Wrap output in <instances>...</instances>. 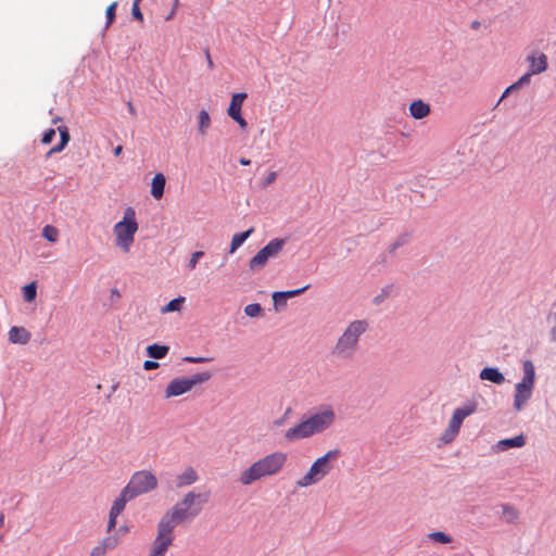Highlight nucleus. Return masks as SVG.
Wrapping results in <instances>:
<instances>
[{
	"mask_svg": "<svg viewBox=\"0 0 556 556\" xmlns=\"http://www.w3.org/2000/svg\"><path fill=\"white\" fill-rule=\"evenodd\" d=\"M129 531L127 526H122L117 529L116 534L121 538L124 536Z\"/></svg>",
	"mask_w": 556,
	"mask_h": 556,
	"instance_id": "nucleus-49",
	"label": "nucleus"
},
{
	"mask_svg": "<svg viewBox=\"0 0 556 556\" xmlns=\"http://www.w3.org/2000/svg\"><path fill=\"white\" fill-rule=\"evenodd\" d=\"M169 351L167 345L151 344L147 348V353L151 358L161 359L164 358Z\"/></svg>",
	"mask_w": 556,
	"mask_h": 556,
	"instance_id": "nucleus-25",
	"label": "nucleus"
},
{
	"mask_svg": "<svg viewBox=\"0 0 556 556\" xmlns=\"http://www.w3.org/2000/svg\"><path fill=\"white\" fill-rule=\"evenodd\" d=\"M131 14L134 16V18L142 22L143 21V15L140 11V8H139V0H135L134 3H132V8H131Z\"/></svg>",
	"mask_w": 556,
	"mask_h": 556,
	"instance_id": "nucleus-36",
	"label": "nucleus"
},
{
	"mask_svg": "<svg viewBox=\"0 0 556 556\" xmlns=\"http://www.w3.org/2000/svg\"><path fill=\"white\" fill-rule=\"evenodd\" d=\"M514 90L510 89V86H508L505 91L503 92L502 97L500 98V100L497 101L495 108H497L500 105V103L508 96L513 92Z\"/></svg>",
	"mask_w": 556,
	"mask_h": 556,
	"instance_id": "nucleus-48",
	"label": "nucleus"
},
{
	"mask_svg": "<svg viewBox=\"0 0 556 556\" xmlns=\"http://www.w3.org/2000/svg\"><path fill=\"white\" fill-rule=\"evenodd\" d=\"M119 543V536L116 534V535H112V536H106V549L108 548H114L115 546H117Z\"/></svg>",
	"mask_w": 556,
	"mask_h": 556,
	"instance_id": "nucleus-39",
	"label": "nucleus"
},
{
	"mask_svg": "<svg viewBox=\"0 0 556 556\" xmlns=\"http://www.w3.org/2000/svg\"><path fill=\"white\" fill-rule=\"evenodd\" d=\"M55 136V130L54 129H48L47 131H45L43 136H42V139H41V142L43 144H49L52 142L53 138Z\"/></svg>",
	"mask_w": 556,
	"mask_h": 556,
	"instance_id": "nucleus-37",
	"label": "nucleus"
},
{
	"mask_svg": "<svg viewBox=\"0 0 556 556\" xmlns=\"http://www.w3.org/2000/svg\"><path fill=\"white\" fill-rule=\"evenodd\" d=\"M235 122L238 123V125L240 126V128L244 129L247 128V121L242 117L241 113L236 115V116H232L231 117Z\"/></svg>",
	"mask_w": 556,
	"mask_h": 556,
	"instance_id": "nucleus-45",
	"label": "nucleus"
},
{
	"mask_svg": "<svg viewBox=\"0 0 556 556\" xmlns=\"http://www.w3.org/2000/svg\"><path fill=\"white\" fill-rule=\"evenodd\" d=\"M199 480V475L192 467H187L180 475L176 477V486L184 488L191 485Z\"/></svg>",
	"mask_w": 556,
	"mask_h": 556,
	"instance_id": "nucleus-16",
	"label": "nucleus"
},
{
	"mask_svg": "<svg viewBox=\"0 0 556 556\" xmlns=\"http://www.w3.org/2000/svg\"><path fill=\"white\" fill-rule=\"evenodd\" d=\"M341 452L338 448L328 451L318 457L309 467L308 471L296 481V486L306 488L319 482L333 469V462L338 459Z\"/></svg>",
	"mask_w": 556,
	"mask_h": 556,
	"instance_id": "nucleus-5",
	"label": "nucleus"
},
{
	"mask_svg": "<svg viewBox=\"0 0 556 556\" xmlns=\"http://www.w3.org/2000/svg\"><path fill=\"white\" fill-rule=\"evenodd\" d=\"M204 255V252L202 251H197L194 253L191 254V257L189 260V263H188V267L189 269H194L197 264H198V261Z\"/></svg>",
	"mask_w": 556,
	"mask_h": 556,
	"instance_id": "nucleus-35",
	"label": "nucleus"
},
{
	"mask_svg": "<svg viewBox=\"0 0 556 556\" xmlns=\"http://www.w3.org/2000/svg\"><path fill=\"white\" fill-rule=\"evenodd\" d=\"M37 295V287L35 282H30L23 287V298L26 302H33Z\"/></svg>",
	"mask_w": 556,
	"mask_h": 556,
	"instance_id": "nucleus-31",
	"label": "nucleus"
},
{
	"mask_svg": "<svg viewBox=\"0 0 556 556\" xmlns=\"http://www.w3.org/2000/svg\"><path fill=\"white\" fill-rule=\"evenodd\" d=\"M210 359L211 358H208V357H192V356H186L182 358L184 362L194 363V364L208 362Z\"/></svg>",
	"mask_w": 556,
	"mask_h": 556,
	"instance_id": "nucleus-40",
	"label": "nucleus"
},
{
	"mask_svg": "<svg viewBox=\"0 0 556 556\" xmlns=\"http://www.w3.org/2000/svg\"><path fill=\"white\" fill-rule=\"evenodd\" d=\"M8 337L11 343L24 345L30 341L31 334L24 327L13 326L10 328Z\"/></svg>",
	"mask_w": 556,
	"mask_h": 556,
	"instance_id": "nucleus-14",
	"label": "nucleus"
},
{
	"mask_svg": "<svg viewBox=\"0 0 556 556\" xmlns=\"http://www.w3.org/2000/svg\"><path fill=\"white\" fill-rule=\"evenodd\" d=\"M173 530L168 523L160 520L157 525V535L152 543L151 552L148 556H165L168 547L173 544Z\"/></svg>",
	"mask_w": 556,
	"mask_h": 556,
	"instance_id": "nucleus-11",
	"label": "nucleus"
},
{
	"mask_svg": "<svg viewBox=\"0 0 556 556\" xmlns=\"http://www.w3.org/2000/svg\"><path fill=\"white\" fill-rule=\"evenodd\" d=\"M205 56H206V61H207V66L212 70L214 67V63H213V60L211 58L208 50L205 51Z\"/></svg>",
	"mask_w": 556,
	"mask_h": 556,
	"instance_id": "nucleus-51",
	"label": "nucleus"
},
{
	"mask_svg": "<svg viewBox=\"0 0 556 556\" xmlns=\"http://www.w3.org/2000/svg\"><path fill=\"white\" fill-rule=\"evenodd\" d=\"M368 329L369 323L366 319H354L348 323L330 348V356L337 362H352L356 357L361 349V340Z\"/></svg>",
	"mask_w": 556,
	"mask_h": 556,
	"instance_id": "nucleus-2",
	"label": "nucleus"
},
{
	"mask_svg": "<svg viewBox=\"0 0 556 556\" xmlns=\"http://www.w3.org/2000/svg\"><path fill=\"white\" fill-rule=\"evenodd\" d=\"M58 130L60 132V143L49 150V152L47 153V157L51 156L54 153L61 152L70 141V134L67 127H59Z\"/></svg>",
	"mask_w": 556,
	"mask_h": 556,
	"instance_id": "nucleus-22",
	"label": "nucleus"
},
{
	"mask_svg": "<svg viewBox=\"0 0 556 556\" xmlns=\"http://www.w3.org/2000/svg\"><path fill=\"white\" fill-rule=\"evenodd\" d=\"M175 12H176V10H175V8H173V9H172V11H169V14L166 16V18H165V20H166V21L172 20V18H173V16H174V14H175Z\"/></svg>",
	"mask_w": 556,
	"mask_h": 556,
	"instance_id": "nucleus-58",
	"label": "nucleus"
},
{
	"mask_svg": "<svg viewBox=\"0 0 556 556\" xmlns=\"http://www.w3.org/2000/svg\"><path fill=\"white\" fill-rule=\"evenodd\" d=\"M4 525V515L3 513L0 511V529L3 527Z\"/></svg>",
	"mask_w": 556,
	"mask_h": 556,
	"instance_id": "nucleus-59",
	"label": "nucleus"
},
{
	"mask_svg": "<svg viewBox=\"0 0 556 556\" xmlns=\"http://www.w3.org/2000/svg\"><path fill=\"white\" fill-rule=\"evenodd\" d=\"M481 380H488L496 384H502L505 381L504 375L495 367H485L479 375Z\"/></svg>",
	"mask_w": 556,
	"mask_h": 556,
	"instance_id": "nucleus-18",
	"label": "nucleus"
},
{
	"mask_svg": "<svg viewBox=\"0 0 556 556\" xmlns=\"http://www.w3.org/2000/svg\"><path fill=\"white\" fill-rule=\"evenodd\" d=\"M177 7H178V0H175V3H174V7H173V8H175V10H176V9H177Z\"/></svg>",
	"mask_w": 556,
	"mask_h": 556,
	"instance_id": "nucleus-61",
	"label": "nucleus"
},
{
	"mask_svg": "<svg viewBox=\"0 0 556 556\" xmlns=\"http://www.w3.org/2000/svg\"><path fill=\"white\" fill-rule=\"evenodd\" d=\"M409 114L415 119L425 118L430 114V105L422 100H415L409 104Z\"/></svg>",
	"mask_w": 556,
	"mask_h": 556,
	"instance_id": "nucleus-17",
	"label": "nucleus"
},
{
	"mask_svg": "<svg viewBox=\"0 0 556 556\" xmlns=\"http://www.w3.org/2000/svg\"><path fill=\"white\" fill-rule=\"evenodd\" d=\"M285 244L286 240L281 238L270 240L249 261V268L253 271L263 268L269 258H275L279 255Z\"/></svg>",
	"mask_w": 556,
	"mask_h": 556,
	"instance_id": "nucleus-9",
	"label": "nucleus"
},
{
	"mask_svg": "<svg viewBox=\"0 0 556 556\" xmlns=\"http://www.w3.org/2000/svg\"><path fill=\"white\" fill-rule=\"evenodd\" d=\"M274 305H275V309H279L281 307H285L287 305V300L280 299V304H275L274 303Z\"/></svg>",
	"mask_w": 556,
	"mask_h": 556,
	"instance_id": "nucleus-53",
	"label": "nucleus"
},
{
	"mask_svg": "<svg viewBox=\"0 0 556 556\" xmlns=\"http://www.w3.org/2000/svg\"><path fill=\"white\" fill-rule=\"evenodd\" d=\"M138 230L136 213L132 207H127L124 212V218L114 226L115 244L124 252L128 253L134 243L135 233Z\"/></svg>",
	"mask_w": 556,
	"mask_h": 556,
	"instance_id": "nucleus-6",
	"label": "nucleus"
},
{
	"mask_svg": "<svg viewBox=\"0 0 556 556\" xmlns=\"http://www.w3.org/2000/svg\"><path fill=\"white\" fill-rule=\"evenodd\" d=\"M121 298V293L117 289L113 288L111 290V301L114 302L115 300Z\"/></svg>",
	"mask_w": 556,
	"mask_h": 556,
	"instance_id": "nucleus-50",
	"label": "nucleus"
},
{
	"mask_svg": "<svg viewBox=\"0 0 556 556\" xmlns=\"http://www.w3.org/2000/svg\"><path fill=\"white\" fill-rule=\"evenodd\" d=\"M504 513H508V516H511L513 518L517 517V511L514 507L505 505L503 506Z\"/></svg>",
	"mask_w": 556,
	"mask_h": 556,
	"instance_id": "nucleus-46",
	"label": "nucleus"
},
{
	"mask_svg": "<svg viewBox=\"0 0 556 556\" xmlns=\"http://www.w3.org/2000/svg\"><path fill=\"white\" fill-rule=\"evenodd\" d=\"M532 74L530 72L523 74L518 80L517 85L526 86L530 84Z\"/></svg>",
	"mask_w": 556,
	"mask_h": 556,
	"instance_id": "nucleus-41",
	"label": "nucleus"
},
{
	"mask_svg": "<svg viewBox=\"0 0 556 556\" xmlns=\"http://www.w3.org/2000/svg\"><path fill=\"white\" fill-rule=\"evenodd\" d=\"M157 486L156 477L148 470H141L135 472L128 484L125 486L132 494L134 497H137L141 494L148 493L154 490Z\"/></svg>",
	"mask_w": 556,
	"mask_h": 556,
	"instance_id": "nucleus-10",
	"label": "nucleus"
},
{
	"mask_svg": "<svg viewBox=\"0 0 556 556\" xmlns=\"http://www.w3.org/2000/svg\"><path fill=\"white\" fill-rule=\"evenodd\" d=\"M212 375L208 371L198 372L189 378H187L188 383H190V388L204 383L211 379Z\"/></svg>",
	"mask_w": 556,
	"mask_h": 556,
	"instance_id": "nucleus-27",
	"label": "nucleus"
},
{
	"mask_svg": "<svg viewBox=\"0 0 556 556\" xmlns=\"http://www.w3.org/2000/svg\"><path fill=\"white\" fill-rule=\"evenodd\" d=\"M166 179L162 173H157L154 175L151 184V195L159 200L164 194Z\"/></svg>",
	"mask_w": 556,
	"mask_h": 556,
	"instance_id": "nucleus-20",
	"label": "nucleus"
},
{
	"mask_svg": "<svg viewBox=\"0 0 556 556\" xmlns=\"http://www.w3.org/2000/svg\"><path fill=\"white\" fill-rule=\"evenodd\" d=\"M526 444V438L522 434L516 435L510 439H503L495 445L496 451H506L514 447H522Z\"/></svg>",
	"mask_w": 556,
	"mask_h": 556,
	"instance_id": "nucleus-19",
	"label": "nucleus"
},
{
	"mask_svg": "<svg viewBox=\"0 0 556 556\" xmlns=\"http://www.w3.org/2000/svg\"><path fill=\"white\" fill-rule=\"evenodd\" d=\"M115 8H116V2L110 4L108 8H106V28L113 23L114 21V17H115Z\"/></svg>",
	"mask_w": 556,
	"mask_h": 556,
	"instance_id": "nucleus-34",
	"label": "nucleus"
},
{
	"mask_svg": "<svg viewBox=\"0 0 556 556\" xmlns=\"http://www.w3.org/2000/svg\"><path fill=\"white\" fill-rule=\"evenodd\" d=\"M478 404L476 401H468L463 406L457 407L452 415L447 428L441 434V441L444 444L451 443L459 433L464 419L477 412Z\"/></svg>",
	"mask_w": 556,
	"mask_h": 556,
	"instance_id": "nucleus-8",
	"label": "nucleus"
},
{
	"mask_svg": "<svg viewBox=\"0 0 556 556\" xmlns=\"http://www.w3.org/2000/svg\"><path fill=\"white\" fill-rule=\"evenodd\" d=\"M391 288H392V287H391V286H389V287H387V288L382 289V293H381L380 295H377V296L375 298L374 302H375L376 304L381 303V302H382V300H383V298H384V296H388V294H389V290H390Z\"/></svg>",
	"mask_w": 556,
	"mask_h": 556,
	"instance_id": "nucleus-44",
	"label": "nucleus"
},
{
	"mask_svg": "<svg viewBox=\"0 0 556 556\" xmlns=\"http://www.w3.org/2000/svg\"><path fill=\"white\" fill-rule=\"evenodd\" d=\"M410 240V236L408 233H402L400 235L395 241L389 247V252L390 253H393L396 251V249H399L400 247H403L405 244H407Z\"/></svg>",
	"mask_w": 556,
	"mask_h": 556,
	"instance_id": "nucleus-32",
	"label": "nucleus"
},
{
	"mask_svg": "<svg viewBox=\"0 0 556 556\" xmlns=\"http://www.w3.org/2000/svg\"><path fill=\"white\" fill-rule=\"evenodd\" d=\"M198 130L204 136L207 132V129L211 127V117L210 114L205 110H201L198 116Z\"/></svg>",
	"mask_w": 556,
	"mask_h": 556,
	"instance_id": "nucleus-26",
	"label": "nucleus"
},
{
	"mask_svg": "<svg viewBox=\"0 0 556 556\" xmlns=\"http://www.w3.org/2000/svg\"><path fill=\"white\" fill-rule=\"evenodd\" d=\"M247 97L248 96L244 92H238L232 94L230 105L227 110V113L230 117L241 113L242 103L247 99Z\"/></svg>",
	"mask_w": 556,
	"mask_h": 556,
	"instance_id": "nucleus-21",
	"label": "nucleus"
},
{
	"mask_svg": "<svg viewBox=\"0 0 556 556\" xmlns=\"http://www.w3.org/2000/svg\"><path fill=\"white\" fill-rule=\"evenodd\" d=\"M90 556H104V547L97 546L92 549Z\"/></svg>",
	"mask_w": 556,
	"mask_h": 556,
	"instance_id": "nucleus-47",
	"label": "nucleus"
},
{
	"mask_svg": "<svg viewBox=\"0 0 556 556\" xmlns=\"http://www.w3.org/2000/svg\"><path fill=\"white\" fill-rule=\"evenodd\" d=\"M128 110L131 115H136V110L131 102H128Z\"/></svg>",
	"mask_w": 556,
	"mask_h": 556,
	"instance_id": "nucleus-55",
	"label": "nucleus"
},
{
	"mask_svg": "<svg viewBox=\"0 0 556 556\" xmlns=\"http://www.w3.org/2000/svg\"><path fill=\"white\" fill-rule=\"evenodd\" d=\"M548 320L553 324L551 329V338L556 342V313L549 314Z\"/></svg>",
	"mask_w": 556,
	"mask_h": 556,
	"instance_id": "nucleus-38",
	"label": "nucleus"
},
{
	"mask_svg": "<svg viewBox=\"0 0 556 556\" xmlns=\"http://www.w3.org/2000/svg\"><path fill=\"white\" fill-rule=\"evenodd\" d=\"M59 230L52 225H46L42 229V237L51 243H55L59 240Z\"/></svg>",
	"mask_w": 556,
	"mask_h": 556,
	"instance_id": "nucleus-29",
	"label": "nucleus"
},
{
	"mask_svg": "<svg viewBox=\"0 0 556 556\" xmlns=\"http://www.w3.org/2000/svg\"><path fill=\"white\" fill-rule=\"evenodd\" d=\"M521 87H522V86L517 85V81H515L514 84H511V85H510V89H513V90H517V89H519V88H521Z\"/></svg>",
	"mask_w": 556,
	"mask_h": 556,
	"instance_id": "nucleus-60",
	"label": "nucleus"
},
{
	"mask_svg": "<svg viewBox=\"0 0 556 556\" xmlns=\"http://www.w3.org/2000/svg\"><path fill=\"white\" fill-rule=\"evenodd\" d=\"M239 163H240L241 165H243V166H247V165H249L251 162H250V160H248V159L241 157V159L239 160Z\"/></svg>",
	"mask_w": 556,
	"mask_h": 556,
	"instance_id": "nucleus-56",
	"label": "nucleus"
},
{
	"mask_svg": "<svg viewBox=\"0 0 556 556\" xmlns=\"http://www.w3.org/2000/svg\"><path fill=\"white\" fill-rule=\"evenodd\" d=\"M428 539L441 544H448L452 542V538L442 531H434L429 533Z\"/></svg>",
	"mask_w": 556,
	"mask_h": 556,
	"instance_id": "nucleus-30",
	"label": "nucleus"
},
{
	"mask_svg": "<svg viewBox=\"0 0 556 556\" xmlns=\"http://www.w3.org/2000/svg\"><path fill=\"white\" fill-rule=\"evenodd\" d=\"M191 390L190 383H188L187 378H176L169 381L164 391V397L170 399L175 396L182 395Z\"/></svg>",
	"mask_w": 556,
	"mask_h": 556,
	"instance_id": "nucleus-13",
	"label": "nucleus"
},
{
	"mask_svg": "<svg viewBox=\"0 0 556 556\" xmlns=\"http://www.w3.org/2000/svg\"><path fill=\"white\" fill-rule=\"evenodd\" d=\"M123 151V147L122 146H117L115 149H114V155L115 156H118Z\"/></svg>",
	"mask_w": 556,
	"mask_h": 556,
	"instance_id": "nucleus-54",
	"label": "nucleus"
},
{
	"mask_svg": "<svg viewBox=\"0 0 556 556\" xmlns=\"http://www.w3.org/2000/svg\"><path fill=\"white\" fill-rule=\"evenodd\" d=\"M160 367V364L155 361H144L143 369L144 370H153Z\"/></svg>",
	"mask_w": 556,
	"mask_h": 556,
	"instance_id": "nucleus-43",
	"label": "nucleus"
},
{
	"mask_svg": "<svg viewBox=\"0 0 556 556\" xmlns=\"http://www.w3.org/2000/svg\"><path fill=\"white\" fill-rule=\"evenodd\" d=\"M334 421L336 412L333 407L330 405H323L316 412L289 428L285 432L283 439L288 443H293L312 438L330 429Z\"/></svg>",
	"mask_w": 556,
	"mask_h": 556,
	"instance_id": "nucleus-1",
	"label": "nucleus"
},
{
	"mask_svg": "<svg viewBox=\"0 0 556 556\" xmlns=\"http://www.w3.org/2000/svg\"><path fill=\"white\" fill-rule=\"evenodd\" d=\"M277 178V173L276 172H270L267 177L264 179L263 181V187H267L269 185H271Z\"/></svg>",
	"mask_w": 556,
	"mask_h": 556,
	"instance_id": "nucleus-42",
	"label": "nucleus"
},
{
	"mask_svg": "<svg viewBox=\"0 0 556 556\" xmlns=\"http://www.w3.org/2000/svg\"><path fill=\"white\" fill-rule=\"evenodd\" d=\"M308 285L304 286L303 288L295 289V290H289V291H276L273 293V300L275 304H280V299L287 300L290 298L298 296L302 294L305 290L308 289Z\"/></svg>",
	"mask_w": 556,
	"mask_h": 556,
	"instance_id": "nucleus-24",
	"label": "nucleus"
},
{
	"mask_svg": "<svg viewBox=\"0 0 556 556\" xmlns=\"http://www.w3.org/2000/svg\"><path fill=\"white\" fill-rule=\"evenodd\" d=\"M527 61L530 63L529 72L532 75L541 74L547 68V58L544 53H539L538 56L534 54L528 55Z\"/></svg>",
	"mask_w": 556,
	"mask_h": 556,
	"instance_id": "nucleus-15",
	"label": "nucleus"
},
{
	"mask_svg": "<svg viewBox=\"0 0 556 556\" xmlns=\"http://www.w3.org/2000/svg\"><path fill=\"white\" fill-rule=\"evenodd\" d=\"M244 313L249 317H257L262 313V307L258 303L248 304L244 307Z\"/></svg>",
	"mask_w": 556,
	"mask_h": 556,
	"instance_id": "nucleus-33",
	"label": "nucleus"
},
{
	"mask_svg": "<svg viewBox=\"0 0 556 556\" xmlns=\"http://www.w3.org/2000/svg\"><path fill=\"white\" fill-rule=\"evenodd\" d=\"M288 457L283 452H274L253 463L240 473L239 482L250 485L253 482L278 473L285 466Z\"/></svg>",
	"mask_w": 556,
	"mask_h": 556,
	"instance_id": "nucleus-4",
	"label": "nucleus"
},
{
	"mask_svg": "<svg viewBox=\"0 0 556 556\" xmlns=\"http://www.w3.org/2000/svg\"><path fill=\"white\" fill-rule=\"evenodd\" d=\"M132 498H135L132 494L124 488L111 507L106 532H110L113 528H115L117 516L124 510L127 502L131 501Z\"/></svg>",
	"mask_w": 556,
	"mask_h": 556,
	"instance_id": "nucleus-12",
	"label": "nucleus"
},
{
	"mask_svg": "<svg viewBox=\"0 0 556 556\" xmlns=\"http://www.w3.org/2000/svg\"><path fill=\"white\" fill-rule=\"evenodd\" d=\"M184 302H185V298L184 296H179V298L173 299L165 306H163L161 308V313L162 314H167V313H170V312H178V311H180L181 304Z\"/></svg>",
	"mask_w": 556,
	"mask_h": 556,
	"instance_id": "nucleus-28",
	"label": "nucleus"
},
{
	"mask_svg": "<svg viewBox=\"0 0 556 556\" xmlns=\"http://www.w3.org/2000/svg\"><path fill=\"white\" fill-rule=\"evenodd\" d=\"M480 25L481 24L479 21H473L470 26L472 29H478L480 27Z\"/></svg>",
	"mask_w": 556,
	"mask_h": 556,
	"instance_id": "nucleus-57",
	"label": "nucleus"
},
{
	"mask_svg": "<svg viewBox=\"0 0 556 556\" xmlns=\"http://www.w3.org/2000/svg\"><path fill=\"white\" fill-rule=\"evenodd\" d=\"M208 495L189 491L177 502L170 510L163 517L162 521L168 523L172 528L185 521H191L202 510V506L207 502Z\"/></svg>",
	"mask_w": 556,
	"mask_h": 556,
	"instance_id": "nucleus-3",
	"label": "nucleus"
},
{
	"mask_svg": "<svg viewBox=\"0 0 556 556\" xmlns=\"http://www.w3.org/2000/svg\"><path fill=\"white\" fill-rule=\"evenodd\" d=\"M522 380L516 384L514 394V408L517 412L523 409L530 400L535 382V367L532 361L526 359L522 363Z\"/></svg>",
	"mask_w": 556,
	"mask_h": 556,
	"instance_id": "nucleus-7",
	"label": "nucleus"
},
{
	"mask_svg": "<svg viewBox=\"0 0 556 556\" xmlns=\"http://www.w3.org/2000/svg\"><path fill=\"white\" fill-rule=\"evenodd\" d=\"M253 231L254 228L251 227L247 231L233 235L230 243L229 253H235L243 244V242L253 233Z\"/></svg>",
	"mask_w": 556,
	"mask_h": 556,
	"instance_id": "nucleus-23",
	"label": "nucleus"
},
{
	"mask_svg": "<svg viewBox=\"0 0 556 556\" xmlns=\"http://www.w3.org/2000/svg\"><path fill=\"white\" fill-rule=\"evenodd\" d=\"M290 412H291V408H288V409H287V412L285 413V415L282 416V418H280V419H278V420H276V421H275V424H276L277 426L282 425V424H283V421H285V417H286V416H287V414H289Z\"/></svg>",
	"mask_w": 556,
	"mask_h": 556,
	"instance_id": "nucleus-52",
	"label": "nucleus"
}]
</instances>
